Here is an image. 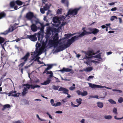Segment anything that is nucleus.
<instances>
[{"label":"nucleus","instance_id":"e2e57ef3","mask_svg":"<svg viewBox=\"0 0 123 123\" xmlns=\"http://www.w3.org/2000/svg\"><path fill=\"white\" fill-rule=\"evenodd\" d=\"M117 10V8H116V7H114L113 8H112L111 9V11H115L116 10Z\"/></svg>","mask_w":123,"mask_h":123},{"label":"nucleus","instance_id":"6e6d98bb","mask_svg":"<svg viewBox=\"0 0 123 123\" xmlns=\"http://www.w3.org/2000/svg\"><path fill=\"white\" fill-rule=\"evenodd\" d=\"M75 88V87H73L72 86H71L69 87V89L71 90H74Z\"/></svg>","mask_w":123,"mask_h":123},{"label":"nucleus","instance_id":"7ed1b4c3","mask_svg":"<svg viewBox=\"0 0 123 123\" xmlns=\"http://www.w3.org/2000/svg\"><path fill=\"white\" fill-rule=\"evenodd\" d=\"M44 37L43 34L41 33V32H39L37 33V37L38 40L39 42L42 43V47L44 49L48 41L46 42V40L45 42L44 41H42V39Z\"/></svg>","mask_w":123,"mask_h":123},{"label":"nucleus","instance_id":"cd10ccee","mask_svg":"<svg viewBox=\"0 0 123 123\" xmlns=\"http://www.w3.org/2000/svg\"><path fill=\"white\" fill-rule=\"evenodd\" d=\"M50 7V6L48 4H45V6H44L43 8L44 10H46L48 9H49Z\"/></svg>","mask_w":123,"mask_h":123},{"label":"nucleus","instance_id":"0e129e2a","mask_svg":"<svg viewBox=\"0 0 123 123\" xmlns=\"http://www.w3.org/2000/svg\"><path fill=\"white\" fill-rule=\"evenodd\" d=\"M6 15V13L4 12H3L0 13V15Z\"/></svg>","mask_w":123,"mask_h":123},{"label":"nucleus","instance_id":"ea45409f","mask_svg":"<svg viewBox=\"0 0 123 123\" xmlns=\"http://www.w3.org/2000/svg\"><path fill=\"white\" fill-rule=\"evenodd\" d=\"M115 19H117V17L116 16H112L111 18V21H113Z\"/></svg>","mask_w":123,"mask_h":123},{"label":"nucleus","instance_id":"20e7f679","mask_svg":"<svg viewBox=\"0 0 123 123\" xmlns=\"http://www.w3.org/2000/svg\"><path fill=\"white\" fill-rule=\"evenodd\" d=\"M35 24L38 26L37 28L38 29L40 30L41 33L43 34L44 32V26L43 23H41L39 21L38 19L37 20L36 18L34 20Z\"/></svg>","mask_w":123,"mask_h":123},{"label":"nucleus","instance_id":"774afa93","mask_svg":"<svg viewBox=\"0 0 123 123\" xmlns=\"http://www.w3.org/2000/svg\"><path fill=\"white\" fill-rule=\"evenodd\" d=\"M46 16H45L44 17L43 19L46 22H48V20L46 18Z\"/></svg>","mask_w":123,"mask_h":123},{"label":"nucleus","instance_id":"8fccbe9b","mask_svg":"<svg viewBox=\"0 0 123 123\" xmlns=\"http://www.w3.org/2000/svg\"><path fill=\"white\" fill-rule=\"evenodd\" d=\"M9 32V31L6 30V31H5L4 32L0 33V34H4L6 35Z\"/></svg>","mask_w":123,"mask_h":123},{"label":"nucleus","instance_id":"39448f33","mask_svg":"<svg viewBox=\"0 0 123 123\" xmlns=\"http://www.w3.org/2000/svg\"><path fill=\"white\" fill-rule=\"evenodd\" d=\"M64 43V42H63L59 43V46L58 47H56L55 52H58L60 51H62L67 48V46H66V44H63Z\"/></svg>","mask_w":123,"mask_h":123},{"label":"nucleus","instance_id":"052dcab7","mask_svg":"<svg viewBox=\"0 0 123 123\" xmlns=\"http://www.w3.org/2000/svg\"><path fill=\"white\" fill-rule=\"evenodd\" d=\"M71 105L73 106V107H77L79 105H78V104L77 105H75L74 104H73V103L72 102H71Z\"/></svg>","mask_w":123,"mask_h":123},{"label":"nucleus","instance_id":"423d86ee","mask_svg":"<svg viewBox=\"0 0 123 123\" xmlns=\"http://www.w3.org/2000/svg\"><path fill=\"white\" fill-rule=\"evenodd\" d=\"M30 55V53L29 52H27L24 57L21 58L20 60H23L24 62L21 63L18 65V66L19 67V70L20 69V68L23 67L25 64V62L27 61Z\"/></svg>","mask_w":123,"mask_h":123},{"label":"nucleus","instance_id":"9b49d317","mask_svg":"<svg viewBox=\"0 0 123 123\" xmlns=\"http://www.w3.org/2000/svg\"><path fill=\"white\" fill-rule=\"evenodd\" d=\"M59 91H63V93L65 94H67V95H68V92L69 91L68 90L63 87H60L59 88L58 90Z\"/></svg>","mask_w":123,"mask_h":123},{"label":"nucleus","instance_id":"79ce46f5","mask_svg":"<svg viewBox=\"0 0 123 123\" xmlns=\"http://www.w3.org/2000/svg\"><path fill=\"white\" fill-rule=\"evenodd\" d=\"M15 2L12 1L10 3V6L11 7H13L15 5Z\"/></svg>","mask_w":123,"mask_h":123},{"label":"nucleus","instance_id":"2f4dec72","mask_svg":"<svg viewBox=\"0 0 123 123\" xmlns=\"http://www.w3.org/2000/svg\"><path fill=\"white\" fill-rule=\"evenodd\" d=\"M82 99L81 98H80L79 99H77L76 100V102L78 103V105H79L81 103Z\"/></svg>","mask_w":123,"mask_h":123},{"label":"nucleus","instance_id":"a18cd8bd","mask_svg":"<svg viewBox=\"0 0 123 123\" xmlns=\"http://www.w3.org/2000/svg\"><path fill=\"white\" fill-rule=\"evenodd\" d=\"M34 13L32 12H29L26 14V15H34Z\"/></svg>","mask_w":123,"mask_h":123},{"label":"nucleus","instance_id":"09e8293b","mask_svg":"<svg viewBox=\"0 0 123 123\" xmlns=\"http://www.w3.org/2000/svg\"><path fill=\"white\" fill-rule=\"evenodd\" d=\"M118 102L119 103H121L123 102V98L122 97H120L118 100Z\"/></svg>","mask_w":123,"mask_h":123},{"label":"nucleus","instance_id":"7c9ffc66","mask_svg":"<svg viewBox=\"0 0 123 123\" xmlns=\"http://www.w3.org/2000/svg\"><path fill=\"white\" fill-rule=\"evenodd\" d=\"M49 29H50L51 30V31L52 33L53 32H58V31H56V28H49Z\"/></svg>","mask_w":123,"mask_h":123},{"label":"nucleus","instance_id":"bf43d9fd","mask_svg":"<svg viewBox=\"0 0 123 123\" xmlns=\"http://www.w3.org/2000/svg\"><path fill=\"white\" fill-rule=\"evenodd\" d=\"M37 117L41 121H44V120H43V119H42L40 118L39 117V115L38 114H37Z\"/></svg>","mask_w":123,"mask_h":123},{"label":"nucleus","instance_id":"f704fd0d","mask_svg":"<svg viewBox=\"0 0 123 123\" xmlns=\"http://www.w3.org/2000/svg\"><path fill=\"white\" fill-rule=\"evenodd\" d=\"M62 9H58L56 12L57 14L59 15L61 14L62 13Z\"/></svg>","mask_w":123,"mask_h":123},{"label":"nucleus","instance_id":"6e6552de","mask_svg":"<svg viewBox=\"0 0 123 123\" xmlns=\"http://www.w3.org/2000/svg\"><path fill=\"white\" fill-rule=\"evenodd\" d=\"M80 8H75L73 9H69L68 12V14L66 15H75L77 14L78 11L79 10Z\"/></svg>","mask_w":123,"mask_h":123},{"label":"nucleus","instance_id":"1a4fd4ad","mask_svg":"<svg viewBox=\"0 0 123 123\" xmlns=\"http://www.w3.org/2000/svg\"><path fill=\"white\" fill-rule=\"evenodd\" d=\"M51 30L49 29V28L47 29L46 31V35L45 36V37L46 40V42L49 41L50 37V36L51 35Z\"/></svg>","mask_w":123,"mask_h":123},{"label":"nucleus","instance_id":"f257e3e1","mask_svg":"<svg viewBox=\"0 0 123 123\" xmlns=\"http://www.w3.org/2000/svg\"><path fill=\"white\" fill-rule=\"evenodd\" d=\"M59 36L58 34L55 33L53 37V40H49V44L50 45L53 46L54 48L57 47L59 43L60 40H58Z\"/></svg>","mask_w":123,"mask_h":123},{"label":"nucleus","instance_id":"37998d69","mask_svg":"<svg viewBox=\"0 0 123 123\" xmlns=\"http://www.w3.org/2000/svg\"><path fill=\"white\" fill-rule=\"evenodd\" d=\"M43 48H40L38 49V52L39 53H40V54H41L43 51V50L44 49Z\"/></svg>","mask_w":123,"mask_h":123},{"label":"nucleus","instance_id":"72a5a7b5","mask_svg":"<svg viewBox=\"0 0 123 123\" xmlns=\"http://www.w3.org/2000/svg\"><path fill=\"white\" fill-rule=\"evenodd\" d=\"M20 94V93H18L17 94H9V96H12L14 97H18L19 96V94Z\"/></svg>","mask_w":123,"mask_h":123},{"label":"nucleus","instance_id":"de8ad7c7","mask_svg":"<svg viewBox=\"0 0 123 123\" xmlns=\"http://www.w3.org/2000/svg\"><path fill=\"white\" fill-rule=\"evenodd\" d=\"M117 110L116 108H114L113 110V112L116 114H117Z\"/></svg>","mask_w":123,"mask_h":123},{"label":"nucleus","instance_id":"69168bd1","mask_svg":"<svg viewBox=\"0 0 123 123\" xmlns=\"http://www.w3.org/2000/svg\"><path fill=\"white\" fill-rule=\"evenodd\" d=\"M47 74H53V73L52 71H47V72H46Z\"/></svg>","mask_w":123,"mask_h":123},{"label":"nucleus","instance_id":"b1692460","mask_svg":"<svg viewBox=\"0 0 123 123\" xmlns=\"http://www.w3.org/2000/svg\"><path fill=\"white\" fill-rule=\"evenodd\" d=\"M97 104L98 107L99 108H102L103 106V104L102 102H98L97 103Z\"/></svg>","mask_w":123,"mask_h":123},{"label":"nucleus","instance_id":"9d476101","mask_svg":"<svg viewBox=\"0 0 123 123\" xmlns=\"http://www.w3.org/2000/svg\"><path fill=\"white\" fill-rule=\"evenodd\" d=\"M36 33L34 34V35H27V37L30 40L33 41H35L37 40V38L36 37Z\"/></svg>","mask_w":123,"mask_h":123},{"label":"nucleus","instance_id":"ddd939ff","mask_svg":"<svg viewBox=\"0 0 123 123\" xmlns=\"http://www.w3.org/2000/svg\"><path fill=\"white\" fill-rule=\"evenodd\" d=\"M82 33L81 34H80L78 36H74V37H72L71 39H70L73 43L74 42L75 40L78 39L79 37H82L84 36L82 35Z\"/></svg>","mask_w":123,"mask_h":123},{"label":"nucleus","instance_id":"603ef678","mask_svg":"<svg viewBox=\"0 0 123 123\" xmlns=\"http://www.w3.org/2000/svg\"><path fill=\"white\" fill-rule=\"evenodd\" d=\"M112 91L113 92H119L120 93H121L122 91L121 90L117 89H112Z\"/></svg>","mask_w":123,"mask_h":123},{"label":"nucleus","instance_id":"f03ea898","mask_svg":"<svg viewBox=\"0 0 123 123\" xmlns=\"http://www.w3.org/2000/svg\"><path fill=\"white\" fill-rule=\"evenodd\" d=\"M90 31H87L86 30L84 31V32H82L81 35L83 36H85L86 35L90 34L92 33L95 35L97 34L99 31L98 29L95 28H89Z\"/></svg>","mask_w":123,"mask_h":123},{"label":"nucleus","instance_id":"c9c22d12","mask_svg":"<svg viewBox=\"0 0 123 123\" xmlns=\"http://www.w3.org/2000/svg\"><path fill=\"white\" fill-rule=\"evenodd\" d=\"M87 94V92L86 91H83V92H82L81 95L82 96H84L86 95Z\"/></svg>","mask_w":123,"mask_h":123},{"label":"nucleus","instance_id":"3c124183","mask_svg":"<svg viewBox=\"0 0 123 123\" xmlns=\"http://www.w3.org/2000/svg\"><path fill=\"white\" fill-rule=\"evenodd\" d=\"M61 103L60 102H57L56 104H55L54 106L56 107L57 106H60L61 105Z\"/></svg>","mask_w":123,"mask_h":123},{"label":"nucleus","instance_id":"412c9836","mask_svg":"<svg viewBox=\"0 0 123 123\" xmlns=\"http://www.w3.org/2000/svg\"><path fill=\"white\" fill-rule=\"evenodd\" d=\"M28 91L27 89L24 87L23 90V92L22 93V95L23 96L25 95L28 92L27 91Z\"/></svg>","mask_w":123,"mask_h":123},{"label":"nucleus","instance_id":"dca6fc26","mask_svg":"<svg viewBox=\"0 0 123 123\" xmlns=\"http://www.w3.org/2000/svg\"><path fill=\"white\" fill-rule=\"evenodd\" d=\"M85 56L83 58V59H89L93 57L92 56V55L91 54L89 51L85 53Z\"/></svg>","mask_w":123,"mask_h":123},{"label":"nucleus","instance_id":"5701e85b","mask_svg":"<svg viewBox=\"0 0 123 123\" xmlns=\"http://www.w3.org/2000/svg\"><path fill=\"white\" fill-rule=\"evenodd\" d=\"M101 53H99L96 55L93 56V57L95 58L99 59L101 60H102V59L101 57Z\"/></svg>","mask_w":123,"mask_h":123},{"label":"nucleus","instance_id":"e433bc0d","mask_svg":"<svg viewBox=\"0 0 123 123\" xmlns=\"http://www.w3.org/2000/svg\"><path fill=\"white\" fill-rule=\"evenodd\" d=\"M108 101L111 104H116V102L115 101H114L113 100L111 99L109 100Z\"/></svg>","mask_w":123,"mask_h":123},{"label":"nucleus","instance_id":"4468645a","mask_svg":"<svg viewBox=\"0 0 123 123\" xmlns=\"http://www.w3.org/2000/svg\"><path fill=\"white\" fill-rule=\"evenodd\" d=\"M89 86L92 88H102L103 86H102L93 84L91 83H89Z\"/></svg>","mask_w":123,"mask_h":123},{"label":"nucleus","instance_id":"4d7b16f0","mask_svg":"<svg viewBox=\"0 0 123 123\" xmlns=\"http://www.w3.org/2000/svg\"><path fill=\"white\" fill-rule=\"evenodd\" d=\"M40 57H37L36 58L34 59V61H37V62H38L39 61V59Z\"/></svg>","mask_w":123,"mask_h":123},{"label":"nucleus","instance_id":"49530a36","mask_svg":"<svg viewBox=\"0 0 123 123\" xmlns=\"http://www.w3.org/2000/svg\"><path fill=\"white\" fill-rule=\"evenodd\" d=\"M50 103L53 106H54L55 105V104L54 103V101L53 99H51L50 100Z\"/></svg>","mask_w":123,"mask_h":123},{"label":"nucleus","instance_id":"864d4df0","mask_svg":"<svg viewBox=\"0 0 123 123\" xmlns=\"http://www.w3.org/2000/svg\"><path fill=\"white\" fill-rule=\"evenodd\" d=\"M76 92L78 95H81V93L80 90H78Z\"/></svg>","mask_w":123,"mask_h":123},{"label":"nucleus","instance_id":"2eb2a0df","mask_svg":"<svg viewBox=\"0 0 123 123\" xmlns=\"http://www.w3.org/2000/svg\"><path fill=\"white\" fill-rule=\"evenodd\" d=\"M32 24L31 26V28L32 31L33 32L36 31L38 29L36 25L35 24L32 23Z\"/></svg>","mask_w":123,"mask_h":123},{"label":"nucleus","instance_id":"c756f323","mask_svg":"<svg viewBox=\"0 0 123 123\" xmlns=\"http://www.w3.org/2000/svg\"><path fill=\"white\" fill-rule=\"evenodd\" d=\"M62 2L66 4L67 7H68V0H62Z\"/></svg>","mask_w":123,"mask_h":123},{"label":"nucleus","instance_id":"f3484780","mask_svg":"<svg viewBox=\"0 0 123 123\" xmlns=\"http://www.w3.org/2000/svg\"><path fill=\"white\" fill-rule=\"evenodd\" d=\"M47 65L48 66V67L46 68L45 69L43 72V74L46 73L47 72V71L51 68L53 66V65L52 64H48Z\"/></svg>","mask_w":123,"mask_h":123},{"label":"nucleus","instance_id":"a211bd4d","mask_svg":"<svg viewBox=\"0 0 123 123\" xmlns=\"http://www.w3.org/2000/svg\"><path fill=\"white\" fill-rule=\"evenodd\" d=\"M72 69H69V68H63L62 69L60 70H59L60 71L62 72H70L71 71Z\"/></svg>","mask_w":123,"mask_h":123},{"label":"nucleus","instance_id":"393cba45","mask_svg":"<svg viewBox=\"0 0 123 123\" xmlns=\"http://www.w3.org/2000/svg\"><path fill=\"white\" fill-rule=\"evenodd\" d=\"M93 69L92 67H89L86 68L85 69H84L83 70L86 72H90L92 71Z\"/></svg>","mask_w":123,"mask_h":123},{"label":"nucleus","instance_id":"13d9d810","mask_svg":"<svg viewBox=\"0 0 123 123\" xmlns=\"http://www.w3.org/2000/svg\"><path fill=\"white\" fill-rule=\"evenodd\" d=\"M94 77V76H93L90 75V76L88 78L87 80H89L93 78Z\"/></svg>","mask_w":123,"mask_h":123},{"label":"nucleus","instance_id":"680f3d73","mask_svg":"<svg viewBox=\"0 0 123 123\" xmlns=\"http://www.w3.org/2000/svg\"><path fill=\"white\" fill-rule=\"evenodd\" d=\"M114 118L115 119H117V120H119V119H121L123 118V117L122 118H117V116H114Z\"/></svg>","mask_w":123,"mask_h":123},{"label":"nucleus","instance_id":"473e14b6","mask_svg":"<svg viewBox=\"0 0 123 123\" xmlns=\"http://www.w3.org/2000/svg\"><path fill=\"white\" fill-rule=\"evenodd\" d=\"M59 86H56L55 85H53L52 87V89L55 90H58Z\"/></svg>","mask_w":123,"mask_h":123},{"label":"nucleus","instance_id":"f8f14e48","mask_svg":"<svg viewBox=\"0 0 123 123\" xmlns=\"http://www.w3.org/2000/svg\"><path fill=\"white\" fill-rule=\"evenodd\" d=\"M36 16H25V18L29 20H31L32 23H34L36 19Z\"/></svg>","mask_w":123,"mask_h":123},{"label":"nucleus","instance_id":"0eeeda50","mask_svg":"<svg viewBox=\"0 0 123 123\" xmlns=\"http://www.w3.org/2000/svg\"><path fill=\"white\" fill-rule=\"evenodd\" d=\"M70 16H62V17L59 18L57 16H56L54 17L53 19V22L54 23H58L61 24V20H64L67 17L70 18Z\"/></svg>","mask_w":123,"mask_h":123},{"label":"nucleus","instance_id":"c85d7f7f","mask_svg":"<svg viewBox=\"0 0 123 123\" xmlns=\"http://www.w3.org/2000/svg\"><path fill=\"white\" fill-rule=\"evenodd\" d=\"M15 3L18 5L21 6L22 5L23 2L19 0H17L15 1Z\"/></svg>","mask_w":123,"mask_h":123},{"label":"nucleus","instance_id":"aec40b11","mask_svg":"<svg viewBox=\"0 0 123 123\" xmlns=\"http://www.w3.org/2000/svg\"><path fill=\"white\" fill-rule=\"evenodd\" d=\"M11 108V106L9 104H6L3 106V108L2 109V111H4L5 109L7 108Z\"/></svg>","mask_w":123,"mask_h":123},{"label":"nucleus","instance_id":"4be33fe9","mask_svg":"<svg viewBox=\"0 0 123 123\" xmlns=\"http://www.w3.org/2000/svg\"><path fill=\"white\" fill-rule=\"evenodd\" d=\"M73 43L71 40L69 39L67 41V43L66 44V45L67 46V48L69 47Z\"/></svg>","mask_w":123,"mask_h":123},{"label":"nucleus","instance_id":"a878e982","mask_svg":"<svg viewBox=\"0 0 123 123\" xmlns=\"http://www.w3.org/2000/svg\"><path fill=\"white\" fill-rule=\"evenodd\" d=\"M75 33H69L68 34H65V36L67 38H69L71 36H73L75 34Z\"/></svg>","mask_w":123,"mask_h":123},{"label":"nucleus","instance_id":"4c0bfd02","mask_svg":"<svg viewBox=\"0 0 123 123\" xmlns=\"http://www.w3.org/2000/svg\"><path fill=\"white\" fill-rule=\"evenodd\" d=\"M5 41L4 38L0 37V44H1L4 42Z\"/></svg>","mask_w":123,"mask_h":123},{"label":"nucleus","instance_id":"5fc2aeb1","mask_svg":"<svg viewBox=\"0 0 123 123\" xmlns=\"http://www.w3.org/2000/svg\"><path fill=\"white\" fill-rule=\"evenodd\" d=\"M44 10L43 8H41L40 11L42 13H45Z\"/></svg>","mask_w":123,"mask_h":123},{"label":"nucleus","instance_id":"58836bf2","mask_svg":"<svg viewBox=\"0 0 123 123\" xmlns=\"http://www.w3.org/2000/svg\"><path fill=\"white\" fill-rule=\"evenodd\" d=\"M23 86H26V87L27 88V89H29L30 87V85L28 84H24Z\"/></svg>","mask_w":123,"mask_h":123},{"label":"nucleus","instance_id":"338daca9","mask_svg":"<svg viewBox=\"0 0 123 123\" xmlns=\"http://www.w3.org/2000/svg\"><path fill=\"white\" fill-rule=\"evenodd\" d=\"M21 39L20 38H18L16 39H15L14 40V41H16L17 42H18V41H20Z\"/></svg>","mask_w":123,"mask_h":123},{"label":"nucleus","instance_id":"bb28decb","mask_svg":"<svg viewBox=\"0 0 123 123\" xmlns=\"http://www.w3.org/2000/svg\"><path fill=\"white\" fill-rule=\"evenodd\" d=\"M30 87H31V89H34L36 88L40 87V86L37 85H34L31 84L30 85Z\"/></svg>","mask_w":123,"mask_h":123},{"label":"nucleus","instance_id":"a19ab883","mask_svg":"<svg viewBox=\"0 0 123 123\" xmlns=\"http://www.w3.org/2000/svg\"><path fill=\"white\" fill-rule=\"evenodd\" d=\"M104 117L105 119H110L112 118V117L110 115L105 116Z\"/></svg>","mask_w":123,"mask_h":123},{"label":"nucleus","instance_id":"c03bdc74","mask_svg":"<svg viewBox=\"0 0 123 123\" xmlns=\"http://www.w3.org/2000/svg\"><path fill=\"white\" fill-rule=\"evenodd\" d=\"M47 15H52V11L49 10H48L47 13Z\"/></svg>","mask_w":123,"mask_h":123},{"label":"nucleus","instance_id":"6ab92c4d","mask_svg":"<svg viewBox=\"0 0 123 123\" xmlns=\"http://www.w3.org/2000/svg\"><path fill=\"white\" fill-rule=\"evenodd\" d=\"M51 80L49 79V78H47V80L41 83V85H46L49 84Z\"/></svg>","mask_w":123,"mask_h":123}]
</instances>
